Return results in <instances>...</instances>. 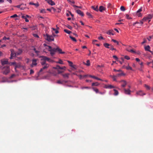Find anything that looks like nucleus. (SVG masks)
Returning <instances> with one entry per match:
<instances>
[{
  "label": "nucleus",
  "mask_w": 153,
  "mask_h": 153,
  "mask_svg": "<svg viewBox=\"0 0 153 153\" xmlns=\"http://www.w3.org/2000/svg\"><path fill=\"white\" fill-rule=\"evenodd\" d=\"M33 73H34V71H33V70L32 69H31L30 70V74H33Z\"/></svg>",
  "instance_id": "e2e57ef3"
},
{
  "label": "nucleus",
  "mask_w": 153,
  "mask_h": 153,
  "mask_svg": "<svg viewBox=\"0 0 153 153\" xmlns=\"http://www.w3.org/2000/svg\"><path fill=\"white\" fill-rule=\"evenodd\" d=\"M89 77H90L93 78V79H96L97 80H100V81H103V80L102 79H101L100 78H98V77L95 76H92V75H89Z\"/></svg>",
  "instance_id": "f8f14e48"
},
{
  "label": "nucleus",
  "mask_w": 153,
  "mask_h": 153,
  "mask_svg": "<svg viewBox=\"0 0 153 153\" xmlns=\"http://www.w3.org/2000/svg\"><path fill=\"white\" fill-rule=\"evenodd\" d=\"M45 46H46L48 48L47 49L50 52V53L51 56H53L54 55L56 52H58L59 53L64 54L65 53V52L62 51V50L59 48L58 47L56 48H52V47L50 46L45 45Z\"/></svg>",
  "instance_id": "f03ea898"
},
{
  "label": "nucleus",
  "mask_w": 153,
  "mask_h": 153,
  "mask_svg": "<svg viewBox=\"0 0 153 153\" xmlns=\"http://www.w3.org/2000/svg\"><path fill=\"white\" fill-rule=\"evenodd\" d=\"M124 91L125 94L128 95L130 94L131 91L129 89H124Z\"/></svg>",
  "instance_id": "2eb2a0df"
},
{
  "label": "nucleus",
  "mask_w": 153,
  "mask_h": 153,
  "mask_svg": "<svg viewBox=\"0 0 153 153\" xmlns=\"http://www.w3.org/2000/svg\"><path fill=\"white\" fill-rule=\"evenodd\" d=\"M125 68L127 70H132V69L131 67L129 66V64L128 63V66L126 67Z\"/></svg>",
  "instance_id": "a878e982"
},
{
  "label": "nucleus",
  "mask_w": 153,
  "mask_h": 153,
  "mask_svg": "<svg viewBox=\"0 0 153 153\" xmlns=\"http://www.w3.org/2000/svg\"><path fill=\"white\" fill-rule=\"evenodd\" d=\"M144 86L147 90H149L150 89V87L146 84H144Z\"/></svg>",
  "instance_id": "c756f323"
},
{
  "label": "nucleus",
  "mask_w": 153,
  "mask_h": 153,
  "mask_svg": "<svg viewBox=\"0 0 153 153\" xmlns=\"http://www.w3.org/2000/svg\"><path fill=\"white\" fill-rule=\"evenodd\" d=\"M67 27L70 30H71L72 28V27L69 25L67 26Z\"/></svg>",
  "instance_id": "774afa93"
},
{
  "label": "nucleus",
  "mask_w": 153,
  "mask_h": 153,
  "mask_svg": "<svg viewBox=\"0 0 153 153\" xmlns=\"http://www.w3.org/2000/svg\"><path fill=\"white\" fill-rule=\"evenodd\" d=\"M113 57L114 59H115L117 61L118 60V57L115 55H114L113 56Z\"/></svg>",
  "instance_id": "6e6d98bb"
},
{
  "label": "nucleus",
  "mask_w": 153,
  "mask_h": 153,
  "mask_svg": "<svg viewBox=\"0 0 153 153\" xmlns=\"http://www.w3.org/2000/svg\"><path fill=\"white\" fill-rule=\"evenodd\" d=\"M126 17L128 19H131V18L129 17L128 15V14H126Z\"/></svg>",
  "instance_id": "5fc2aeb1"
},
{
  "label": "nucleus",
  "mask_w": 153,
  "mask_h": 153,
  "mask_svg": "<svg viewBox=\"0 0 153 153\" xmlns=\"http://www.w3.org/2000/svg\"><path fill=\"white\" fill-rule=\"evenodd\" d=\"M11 65H15V67L16 66V63L15 62H11Z\"/></svg>",
  "instance_id": "bf43d9fd"
},
{
  "label": "nucleus",
  "mask_w": 153,
  "mask_h": 153,
  "mask_svg": "<svg viewBox=\"0 0 153 153\" xmlns=\"http://www.w3.org/2000/svg\"><path fill=\"white\" fill-rule=\"evenodd\" d=\"M45 39L48 41L51 42L54 40V38L53 36L46 34L45 36Z\"/></svg>",
  "instance_id": "39448f33"
},
{
  "label": "nucleus",
  "mask_w": 153,
  "mask_h": 153,
  "mask_svg": "<svg viewBox=\"0 0 153 153\" xmlns=\"http://www.w3.org/2000/svg\"><path fill=\"white\" fill-rule=\"evenodd\" d=\"M107 7L108 8H111L112 7L111 4L110 3H109L107 4Z\"/></svg>",
  "instance_id": "37998d69"
},
{
  "label": "nucleus",
  "mask_w": 153,
  "mask_h": 153,
  "mask_svg": "<svg viewBox=\"0 0 153 153\" xmlns=\"http://www.w3.org/2000/svg\"><path fill=\"white\" fill-rule=\"evenodd\" d=\"M92 89L96 93H99V90L98 89L95 88H92Z\"/></svg>",
  "instance_id": "e433bc0d"
},
{
  "label": "nucleus",
  "mask_w": 153,
  "mask_h": 153,
  "mask_svg": "<svg viewBox=\"0 0 153 153\" xmlns=\"http://www.w3.org/2000/svg\"><path fill=\"white\" fill-rule=\"evenodd\" d=\"M120 10L122 11H124L125 10V9L124 7L123 6H121L120 7Z\"/></svg>",
  "instance_id": "49530a36"
},
{
  "label": "nucleus",
  "mask_w": 153,
  "mask_h": 153,
  "mask_svg": "<svg viewBox=\"0 0 153 153\" xmlns=\"http://www.w3.org/2000/svg\"><path fill=\"white\" fill-rule=\"evenodd\" d=\"M68 62L69 63V65L70 66L72 67H74L73 65V63L71 62L70 61H68Z\"/></svg>",
  "instance_id": "79ce46f5"
},
{
  "label": "nucleus",
  "mask_w": 153,
  "mask_h": 153,
  "mask_svg": "<svg viewBox=\"0 0 153 153\" xmlns=\"http://www.w3.org/2000/svg\"><path fill=\"white\" fill-rule=\"evenodd\" d=\"M113 91H114V95L117 96V95L118 94L119 92H118V91L117 90L114 89L113 90Z\"/></svg>",
  "instance_id": "c85d7f7f"
},
{
  "label": "nucleus",
  "mask_w": 153,
  "mask_h": 153,
  "mask_svg": "<svg viewBox=\"0 0 153 153\" xmlns=\"http://www.w3.org/2000/svg\"><path fill=\"white\" fill-rule=\"evenodd\" d=\"M105 7H104L102 6H100L99 7V10L101 12H102L103 10H105Z\"/></svg>",
  "instance_id": "412c9836"
},
{
  "label": "nucleus",
  "mask_w": 153,
  "mask_h": 153,
  "mask_svg": "<svg viewBox=\"0 0 153 153\" xmlns=\"http://www.w3.org/2000/svg\"><path fill=\"white\" fill-rule=\"evenodd\" d=\"M76 13L82 16H84V13L80 10H76Z\"/></svg>",
  "instance_id": "4468645a"
},
{
  "label": "nucleus",
  "mask_w": 153,
  "mask_h": 153,
  "mask_svg": "<svg viewBox=\"0 0 153 153\" xmlns=\"http://www.w3.org/2000/svg\"><path fill=\"white\" fill-rule=\"evenodd\" d=\"M149 19L147 18V16L144 17L142 20L143 21H146L147 20Z\"/></svg>",
  "instance_id": "de8ad7c7"
},
{
  "label": "nucleus",
  "mask_w": 153,
  "mask_h": 153,
  "mask_svg": "<svg viewBox=\"0 0 153 153\" xmlns=\"http://www.w3.org/2000/svg\"><path fill=\"white\" fill-rule=\"evenodd\" d=\"M147 65L150 67L153 68V61L152 62H148L147 63Z\"/></svg>",
  "instance_id": "5701e85b"
},
{
  "label": "nucleus",
  "mask_w": 153,
  "mask_h": 153,
  "mask_svg": "<svg viewBox=\"0 0 153 153\" xmlns=\"http://www.w3.org/2000/svg\"><path fill=\"white\" fill-rule=\"evenodd\" d=\"M29 4L30 5H34L37 7L39 6V4L38 2L36 3H34L32 2H30L29 3Z\"/></svg>",
  "instance_id": "6ab92c4d"
},
{
  "label": "nucleus",
  "mask_w": 153,
  "mask_h": 153,
  "mask_svg": "<svg viewBox=\"0 0 153 153\" xmlns=\"http://www.w3.org/2000/svg\"><path fill=\"white\" fill-rule=\"evenodd\" d=\"M105 88H106L111 89V88H115V87L114 86L111 85H106L105 86Z\"/></svg>",
  "instance_id": "ddd939ff"
},
{
  "label": "nucleus",
  "mask_w": 153,
  "mask_h": 153,
  "mask_svg": "<svg viewBox=\"0 0 153 153\" xmlns=\"http://www.w3.org/2000/svg\"><path fill=\"white\" fill-rule=\"evenodd\" d=\"M64 31L65 32L68 33L69 34H70L71 33H72V32L71 31L68 30L67 29H64Z\"/></svg>",
  "instance_id": "2f4dec72"
},
{
  "label": "nucleus",
  "mask_w": 153,
  "mask_h": 153,
  "mask_svg": "<svg viewBox=\"0 0 153 153\" xmlns=\"http://www.w3.org/2000/svg\"><path fill=\"white\" fill-rule=\"evenodd\" d=\"M69 37L73 41H74L75 42H76V40L75 38L72 37L71 36H70Z\"/></svg>",
  "instance_id": "72a5a7b5"
},
{
  "label": "nucleus",
  "mask_w": 153,
  "mask_h": 153,
  "mask_svg": "<svg viewBox=\"0 0 153 153\" xmlns=\"http://www.w3.org/2000/svg\"><path fill=\"white\" fill-rule=\"evenodd\" d=\"M146 16L149 19H152V18L153 15H152L150 14Z\"/></svg>",
  "instance_id": "58836bf2"
},
{
  "label": "nucleus",
  "mask_w": 153,
  "mask_h": 153,
  "mask_svg": "<svg viewBox=\"0 0 153 153\" xmlns=\"http://www.w3.org/2000/svg\"><path fill=\"white\" fill-rule=\"evenodd\" d=\"M91 8L92 9H93L94 10L96 11H98L99 10L98 7V6H97L96 7H95V6H93L91 7Z\"/></svg>",
  "instance_id": "b1692460"
},
{
  "label": "nucleus",
  "mask_w": 153,
  "mask_h": 153,
  "mask_svg": "<svg viewBox=\"0 0 153 153\" xmlns=\"http://www.w3.org/2000/svg\"><path fill=\"white\" fill-rule=\"evenodd\" d=\"M9 37L6 38L5 36H4L2 38V39L3 40H5L6 39L9 40Z\"/></svg>",
  "instance_id": "864d4df0"
},
{
  "label": "nucleus",
  "mask_w": 153,
  "mask_h": 153,
  "mask_svg": "<svg viewBox=\"0 0 153 153\" xmlns=\"http://www.w3.org/2000/svg\"><path fill=\"white\" fill-rule=\"evenodd\" d=\"M56 63H58L61 64H63V62L61 59H59L58 62H56Z\"/></svg>",
  "instance_id": "c9c22d12"
},
{
  "label": "nucleus",
  "mask_w": 153,
  "mask_h": 153,
  "mask_svg": "<svg viewBox=\"0 0 153 153\" xmlns=\"http://www.w3.org/2000/svg\"><path fill=\"white\" fill-rule=\"evenodd\" d=\"M13 51V50H11V53L10 54V59H13V57L15 56L16 55H19L21 54L22 52V51L21 50L19 52H17L16 53H14L12 51Z\"/></svg>",
  "instance_id": "20e7f679"
},
{
  "label": "nucleus",
  "mask_w": 153,
  "mask_h": 153,
  "mask_svg": "<svg viewBox=\"0 0 153 153\" xmlns=\"http://www.w3.org/2000/svg\"><path fill=\"white\" fill-rule=\"evenodd\" d=\"M150 48V46L149 45H147L145 47V50L149 51L152 54H153V53H152V52L151 51H150L149 50V49Z\"/></svg>",
  "instance_id": "f3484780"
},
{
  "label": "nucleus",
  "mask_w": 153,
  "mask_h": 153,
  "mask_svg": "<svg viewBox=\"0 0 153 153\" xmlns=\"http://www.w3.org/2000/svg\"><path fill=\"white\" fill-rule=\"evenodd\" d=\"M73 74H74V75H77V76H79V78H80V79H81L82 78H84L85 77H86L87 76H89V75H83V76H82V75H78L76 73V72H75L74 73H73Z\"/></svg>",
  "instance_id": "1a4fd4ad"
},
{
  "label": "nucleus",
  "mask_w": 153,
  "mask_h": 153,
  "mask_svg": "<svg viewBox=\"0 0 153 153\" xmlns=\"http://www.w3.org/2000/svg\"><path fill=\"white\" fill-rule=\"evenodd\" d=\"M22 67V65H21V64L19 63L16 64V66L15 67V69H16V68H20Z\"/></svg>",
  "instance_id": "bb28decb"
},
{
  "label": "nucleus",
  "mask_w": 153,
  "mask_h": 153,
  "mask_svg": "<svg viewBox=\"0 0 153 153\" xmlns=\"http://www.w3.org/2000/svg\"><path fill=\"white\" fill-rule=\"evenodd\" d=\"M85 64L88 66H89L90 65V62L89 60H87L86 61V63Z\"/></svg>",
  "instance_id": "a18cd8bd"
},
{
  "label": "nucleus",
  "mask_w": 153,
  "mask_h": 153,
  "mask_svg": "<svg viewBox=\"0 0 153 153\" xmlns=\"http://www.w3.org/2000/svg\"><path fill=\"white\" fill-rule=\"evenodd\" d=\"M110 50L112 51L116 50V49L115 48H114L113 46L111 45H110Z\"/></svg>",
  "instance_id": "ea45409f"
},
{
  "label": "nucleus",
  "mask_w": 153,
  "mask_h": 153,
  "mask_svg": "<svg viewBox=\"0 0 153 153\" xmlns=\"http://www.w3.org/2000/svg\"><path fill=\"white\" fill-rule=\"evenodd\" d=\"M37 60V59H33L32 60V63L31 65V67H33L34 66H35L37 65V63H36V61Z\"/></svg>",
  "instance_id": "6e6552de"
},
{
  "label": "nucleus",
  "mask_w": 153,
  "mask_h": 153,
  "mask_svg": "<svg viewBox=\"0 0 153 153\" xmlns=\"http://www.w3.org/2000/svg\"><path fill=\"white\" fill-rule=\"evenodd\" d=\"M98 39L99 40H101V39H103V38L102 36H100L98 37Z\"/></svg>",
  "instance_id": "338daca9"
},
{
  "label": "nucleus",
  "mask_w": 153,
  "mask_h": 153,
  "mask_svg": "<svg viewBox=\"0 0 153 153\" xmlns=\"http://www.w3.org/2000/svg\"><path fill=\"white\" fill-rule=\"evenodd\" d=\"M124 58L127 60H129L130 59V57L127 56H125Z\"/></svg>",
  "instance_id": "8fccbe9b"
},
{
  "label": "nucleus",
  "mask_w": 153,
  "mask_h": 153,
  "mask_svg": "<svg viewBox=\"0 0 153 153\" xmlns=\"http://www.w3.org/2000/svg\"><path fill=\"white\" fill-rule=\"evenodd\" d=\"M119 82L121 83V86L123 87H125L126 85L127 82L125 80H122L119 81Z\"/></svg>",
  "instance_id": "0eeeda50"
},
{
  "label": "nucleus",
  "mask_w": 153,
  "mask_h": 153,
  "mask_svg": "<svg viewBox=\"0 0 153 153\" xmlns=\"http://www.w3.org/2000/svg\"><path fill=\"white\" fill-rule=\"evenodd\" d=\"M42 58L41 59V63L42 67L41 68L39 71V74H41L45 72L49 66V65L46 63V61L49 62H52L53 60L46 56H40Z\"/></svg>",
  "instance_id": "f257e3e1"
},
{
  "label": "nucleus",
  "mask_w": 153,
  "mask_h": 153,
  "mask_svg": "<svg viewBox=\"0 0 153 153\" xmlns=\"http://www.w3.org/2000/svg\"><path fill=\"white\" fill-rule=\"evenodd\" d=\"M40 12L42 13H45V11L44 9H42L41 10Z\"/></svg>",
  "instance_id": "69168bd1"
},
{
  "label": "nucleus",
  "mask_w": 153,
  "mask_h": 153,
  "mask_svg": "<svg viewBox=\"0 0 153 153\" xmlns=\"http://www.w3.org/2000/svg\"><path fill=\"white\" fill-rule=\"evenodd\" d=\"M73 7H77V8H82V7H81V6H76V5H74L73 6Z\"/></svg>",
  "instance_id": "680f3d73"
},
{
  "label": "nucleus",
  "mask_w": 153,
  "mask_h": 153,
  "mask_svg": "<svg viewBox=\"0 0 153 153\" xmlns=\"http://www.w3.org/2000/svg\"><path fill=\"white\" fill-rule=\"evenodd\" d=\"M111 41L112 42H114V43H116L117 45H119V44L118 42L116 40L112 39Z\"/></svg>",
  "instance_id": "a19ab883"
},
{
  "label": "nucleus",
  "mask_w": 153,
  "mask_h": 153,
  "mask_svg": "<svg viewBox=\"0 0 153 153\" xmlns=\"http://www.w3.org/2000/svg\"><path fill=\"white\" fill-rule=\"evenodd\" d=\"M65 68V67H61L59 65H57L56 67H53V68L55 69L62 70L64 69Z\"/></svg>",
  "instance_id": "a211bd4d"
},
{
  "label": "nucleus",
  "mask_w": 153,
  "mask_h": 153,
  "mask_svg": "<svg viewBox=\"0 0 153 153\" xmlns=\"http://www.w3.org/2000/svg\"><path fill=\"white\" fill-rule=\"evenodd\" d=\"M112 30H109L107 32V33L110 35H113L114 34L112 33Z\"/></svg>",
  "instance_id": "473e14b6"
},
{
  "label": "nucleus",
  "mask_w": 153,
  "mask_h": 153,
  "mask_svg": "<svg viewBox=\"0 0 153 153\" xmlns=\"http://www.w3.org/2000/svg\"><path fill=\"white\" fill-rule=\"evenodd\" d=\"M48 3L52 6L55 5V3L52 0H45Z\"/></svg>",
  "instance_id": "9b49d317"
},
{
  "label": "nucleus",
  "mask_w": 153,
  "mask_h": 153,
  "mask_svg": "<svg viewBox=\"0 0 153 153\" xmlns=\"http://www.w3.org/2000/svg\"><path fill=\"white\" fill-rule=\"evenodd\" d=\"M136 94L137 95H139L140 96H143L146 95V94L144 93L143 91L142 90H140L139 91H137Z\"/></svg>",
  "instance_id": "423d86ee"
},
{
  "label": "nucleus",
  "mask_w": 153,
  "mask_h": 153,
  "mask_svg": "<svg viewBox=\"0 0 153 153\" xmlns=\"http://www.w3.org/2000/svg\"><path fill=\"white\" fill-rule=\"evenodd\" d=\"M104 46L105 47L107 48H110V45H109V44L107 43H105L103 44Z\"/></svg>",
  "instance_id": "4be33fe9"
},
{
  "label": "nucleus",
  "mask_w": 153,
  "mask_h": 153,
  "mask_svg": "<svg viewBox=\"0 0 153 153\" xmlns=\"http://www.w3.org/2000/svg\"><path fill=\"white\" fill-rule=\"evenodd\" d=\"M126 50L128 51H129L131 52L134 53L135 52V51H134L132 49H131V50H128V49H126Z\"/></svg>",
  "instance_id": "c03bdc74"
},
{
  "label": "nucleus",
  "mask_w": 153,
  "mask_h": 153,
  "mask_svg": "<svg viewBox=\"0 0 153 153\" xmlns=\"http://www.w3.org/2000/svg\"><path fill=\"white\" fill-rule=\"evenodd\" d=\"M56 28L55 29L54 28H53V30L55 31V33H59V31L58 30L59 29V27L57 26H56Z\"/></svg>",
  "instance_id": "393cba45"
},
{
  "label": "nucleus",
  "mask_w": 153,
  "mask_h": 153,
  "mask_svg": "<svg viewBox=\"0 0 153 153\" xmlns=\"http://www.w3.org/2000/svg\"><path fill=\"white\" fill-rule=\"evenodd\" d=\"M67 82V81H65V80H58L57 82V83L59 84H63L64 82H65V83H66Z\"/></svg>",
  "instance_id": "dca6fc26"
},
{
  "label": "nucleus",
  "mask_w": 153,
  "mask_h": 153,
  "mask_svg": "<svg viewBox=\"0 0 153 153\" xmlns=\"http://www.w3.org/2000/svg\"><path fill=\"white\" fill-rule=\"evenodd\" d=\"M10 69L9 67L4 66L2 68L1 72L3 74L7 75L10 72Z\"/></svg>",
  "instance_id": "7ed1b4c3"
},
{
  "label": "nucleus",
  "mask_w": 153,
  "mask_h": 153,
  "mask_svg": "<svg viewBox=\"0 0 153 153\" xmlns=\"http://www.w3.org/2000/svg\"><path fill=\"white\" fill-rule=\"evenodd\" d=\"M114 71H116V72L122 71V70H117L115 69H114Z\"/></svg>",
  "instance_id": "052dcab7"
},
{
  "label": "nucleus",
  "mask_w": 153,
  "mask_h": 153,
  "mask_svg": "<svg viewBox=\"0 0 153 153\" xmlns=\"http://www.w3.org/2000/svg\"><path fill=\"white\" fill-rule=\"evenodd\" d=\"M1 64L2 65L7 64H8V59H5L1 61Z\"/></svg>",
  "instance_id": "9d476101"
},
{
  "label": "nucleus",
  "mask_w": 153,
  "mask_h": 153,
  "mask_svg": "<svg viewBox=\"0 0 153 153\" xmlns=\"http://www.w3.org/2000/svg\"><path fill=\"white\" fill-rule=\"evenodd\" d=\"M99 85V84L97 82H93L92 84V86H97Z\"/></svg>",
  "instance_id": "7c9ffc66"
},
{
  "label": "nucleus",
  "mask_w": 153,
  "mask_h": 153,
  "mask_svg": "<svg viewBox=\"0 0 153 153\" xmlns=\"http://www.w3.org/2000/svg\"><path fill=\"white\" fill-rule=\"evenodd\" d=\"M33 36L35 37H36V38H39V36H38V35H37V34H33Z\"/></svg>",
  "instance_id": "13d9d810"
},
{
  "label": "nucleus",
  "mask_w": 153,
  "mask_h": 153,
  "mask_svg": "<svg viewBox=\"0 0 153 153\" xmlns=\"http://www.w3.org/2000/svg\"><path fill=\"white\" fill-rule=\"evenodd\" d=\"M33 50L35 51L37 55H38L39 53V51H37L35 48H33Z\"/></svg>",
  "instance_id": "4c0bfd02"
},
{
  "label": "nucleus",
  "mask_w": 153,
  "mask_h": 153,
  "mask_svg": "<svg viewBox=\"0 0 153 153\" xmlns=\"http://www.w3.org/2000/svg\"><path fill=\"white\" fill-rule=\"evenodd\" d=\"M22 18L23 19H25V21L26 22H29V20L27 19V18L25 17V16L24 15L22 16Z\"/></svg>",
  "instance_id": "f704fd0d"
},
{
  "label": "nucleus",
  "mask_w": 153,
  "mask_h": 153,
  "mask_svg": "<svg viewBox=\"0 0 153 153\" xmlns=\"http://www.w3.org/2000/svg\"><path fill=\"white\" fill-rule=\"evenodd\" d=\"M121 72L120 73L117 74L116 75V76L117 77H119L120 76H124L125 75V74H124L123 72L122 71H120Z\"/></svg>",
  "instance_id": "aec40b11"
},
{
  "label": "nucleus",
  "mask_w": 153,
  "mask_h": 153,
  "mask_svg": "<svg viewBox=\"0 0 153 153\" xmlns=\"http://www.w3.org/2000/svg\"><path fill=\"white\" fill-rule=\"evenodd\" d=\"M137 15L138 17H140L142 16V14L140 12L139 13H137Z\"/></svg>",
  "instance_id": "603ef678"
},
{
  "label": "nucleus",
  "mask_w": 153,
  "mask_h": 153,
  "mask_svg": "<svg viewBox=\"0 0 153 153\" xmlns=\"http://www.w3.org/2000/svg\"><path fill=\"white\" fill-rule=\"evenodd\" d=\"M86 14H87V15H88V16H89V17H90V18H92V16L90 14V13H89L88 12H87V13H86Z\"/></svg>",
  "instance_id": "09e8293b"
},
{
  "label": "nucleus",
  "mask_w": 153,
  "mask_h": 153,
  "mask_svg": "<svg viewBox=\"0 0 153 153\" xmlns=\"http://www.w3.org/2000/svg\"><path fill=\"white\" fill-rule=\"evenodd\" d=\"M116 77H117L116 76H116H112V78H113L114 81H116Z\"/></svg>",
  "instance_id": "4d7b16f0"
},
{
  "label": "nucleus",
  "mask_w": 153,
  "mask_h": 153,
  "mask_svg": "<svg viewBox=\"0 0 153 153\" xmlns=\"http://www.w3.org/2000/svg\"><path fill=\"white\" fill-rule=\"evenodd\" d=\"M69 75V74H63L62 76L64 78H66L68 79V76Z\"/></svg>",
  "instance_id": "cd10ccee"
},
{
  "label": "nucleus",
  "mask_w": 153,
  "mask_h": 153,
  "mask_svg": "<svg viewBox=\"0 0 153 153\" xmlns=\"http://www.w3.org/2000/svg\"><path fill=\"white\" fill-rule=\"evenodd\" d=\"M142 11V7H141L137 11V13L141 12Z\"/></svg>",
  "instance_id": "0e129e2a"
},
{
  "label": "nucleus",
  "mask_w": 153,
  "mask_h": 153,
  "mask_svg": "<svg viewBox=\"0 0 153 153\" xmlns=\"http://www.w3.org/2000/svg\"><path fill=\"white\" fill-rule=\"evenodd\" d=\"M18 17L17 15L16 14H15L11 16L10 17V18H15V17Z\"/></svg>",
  "instance_id": "3c124183"
}]
</instances>
